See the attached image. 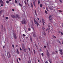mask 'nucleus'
I'll return each instance as SVG.
<instances>
[{
    "label": "nucleus",
    "instance_id": "nucleus-1",
    "mask_svg": "<svg viewBox=\"0 0 63 63\" xmlns=\"http://www.w3.org/2000/svg\"><path fill=\"white\" fill-rule=\"evenodd\" d=\"M48 27H49V28L50 30L51 31H53V27H52V25H51V24L50 23L49 24H48Z\"/></svg>",
    "mask_w": 63,
    "mask_h": 63
},
{
    "label": "nucleus",
    "instance_id": "nucleus-2",
    "mask_svg": "<svg viewBox=\"0 0 63 63\" xmlns=\"http://www.w3.org/2000/svg\"><path fill=\"white\" fill-rule=\"evenodd\" d=\"M49 19L50 22H52V16H51L50 15L49 16Z\"/></svg>",
    "mask_w": 63,
    "mask_h": 63
},
{
    "label": "nucleus",
    "instance_id": "nucleus-3",
    "mask_svg": "<svg viewBox=\"0 0 63 63\" xmlns=\"http://www.w3.org/2000/svg\"><path fill=\"white\" fill-rule=\"evenodd\" d=\"M21 23L22 24H24V23L25 24H26V21L24 19H23L21 21Z\"/></svg>",
    "mask_w": 63,
    "mask_h": 63
},
{
    "label": "nucleus",
    "instance_id": "nucleus-4",
    "mask_svg": "<svg viewBox=\"0 0 63 63\" xmlns=\"http://www.w3.org/2000/svg\"><path fill=\"white\" fill-rule=\"evenodd\" d=\"M34 20L35 23L37 25V27H38V26L39 25V23H38V21H36V20H35V19H34Z\"/></svg>",
    "mask_w": 63,
    "mask_h": 63
},
{
    "label": "nucleus",
    "instance_id": "nucleus-5",
    "mask_svg": "<svg viewBox=\"0 0 63 63\" xmlns=\"http://www.w3.org/2000/svg\"><path fill=\"white\" fill-rule=\"evenodd\" d=\"M22 49H23L24 51H25V52H26V48H25V46L24 45H22Z\"/></svg>",
    "mask_w": 63,
    "mask_h": 63
},
{
    "label": "nucleus",
    "instance_id": "nucleus-6",
    "mask_svg": "<svg viewBox=\"0 0 63 63\" xmlns=\"http://www.w3.org/2000/svg\"><path fill=\"white\" fill-rule=\"evenodd\" d=\"M32 33H33V36L34 37H36V34L35 32H34Z\"/></svg>",
    "mask_w": 63,
    "mask_h": 63
},
{
    "label": "nucleus",
    "instance_id": "nucleus-7",
    "mask_svg": "<svg viewBox=\"0 0 63 63\" xmlns=\"http://www.w3.org/2000/svg\"><path fill=\"white\" fill-rule=\"evenodd\" d=\"M13 35L14 38L15 39H16L17 38L16 37V33H13Z\"/></svg>",
    "mask_w": 63,
    "mask_h": 63
},
{
    "label": "nucleus",
    "instance_id": "nucleus-8",
    "mask_svg": "<svg viewBox=\"0 0 63 63\" xmlns=\"http://www.w3.org/2000/svg\"><path fill=\"white\" fill-rule=\"evenodd\" d=\"M16 18H17L18 19H19L20 18V17H19V15H18V14H16Z\"/></svg>",
    "mask_w": 63,
    "mask_h": 63
},
{
    "label": "nucleus",
    "instance_id": "nucleus-9",
    "mask_svg": "<svg viewBox=\"0 0 63 63\" xmlns=\"http://www.w3.org/2000/svg\"><path fill=\"white\" fill-rule=\"evenodd\" d=\"M11 17H13V18H16V16L13 15H11Z\"/></svg>",
    "mask_w": 63,
    "mask_h": 63
},
{
    "label": "nucleus",
    "instance_id": "nucleus-10",
    "mask_svg": "<svg viewBox=\"0 0 63 63\" xmlns=\"http://www.w3.org/2000/svg\"><path fill=\"white\" fill-rule=\"evenodd\" d=\"M33 4L35 8H36V4L35 3V1H33Z\"/></svg>",
    "mask_w": 63,
    "mask_h": 63
},
{
    "label": "nucleus",
    "instance_id": "nucleus-11",
    "mask_svg": "<svg viewBox=\"0 0 63 63\" xmlns=\"http://www.w3.org/2000/svg\"><path fill=\"white\" fill-rule=\"evenodd\" d=\"M47 56H49V52L48 51V50H47Z\"/></svg>",
    "mask_w": 63,
    "mask_h": 63
},
{
    "label": "nucleus",
    "instance_id": "nucleus-12",
    "mask_svg": "<svg viewBox=\"0 0 63 63\" xmlns=\"http://www.w3.org/2000/svg\"><path fill=\"white\" fill-rule=\"evenodd\" d=\"M47 30L48 33H49V30H49V28H47V29H46V31H47Z\"/></svg>",
    "mask_w": 63,
    "mask_h": 63
},
{
    "label": "nucleus",
    "instance_id": "nucleus-13",
    "mask_svg": "<svg viewBox=\"0 0 63 63\" xmlns=\"http://www.w3.org/2000/svg\"><path fill=\"white\" fill-rule=\"evenodd\" d=\"M0 4H4V2L2 0H0Z\"/></svg>",
    "mask_w": 63,
    "mask_h": 63
},
{
    "label": "nucleus",
    "instance_id": "nucleus-14",
    "mask_svg": "<svg viewBox=\"0 0 63 63\" xmlns=\"http://www.w3.org/2000/svg\"><path fill=\"white\" fill-rule=\"evenodd\" d=\"M32 25H31V28H33V26H34V24H33V22L32 23Z\"/></svg>",
    "mask_w": 63,
    "mask_h": 63
},
{
    "label": "nucleus",
    "instance_id": "nucleus-15",
    "mask_svg": "<svg viewBox=\"0 0 63 63\" xmlns=\"http://www.w3.org/2000/svg\"><path fill=\"white\" fill-rule=\"evenodd\" d=\"M42 34L43 35H44V36H46V33H45V32H43V33H42Z\"/></svg>",
    "mask_w": 63,
    "mask_h": 63
},
{
    "label": "nucleus",
    "instance_id": "nucleus-16",
    "mask_svg": "<svg viewBox=\"0 0 63 63\" xmlns=\"http://www.w3.org/2000/svg\"><path fill=\"white\" fill-rule=\"evenodd\" d=\"M42 28L43 31H46V30H45V28H44V27H42Z\"/></svg>",
    "mask_w": 63,
    "mask_h": 63
},
{
    "label": "nucleus",
    "instance_id": "nucleus-17",
    "mask_svg": "<svg viewBox=\"0 0 63 63\" xmlns=\"http://www.w3.org/2000/svg\"><path fill=\"white\" fill-rule=\"evenodd\" d=\"M42 22H43V25L44 26V23H45L46 22H45V21H44L43 20H42Z\"/></svg>",
    "mask_w": 63,
    "mask_h": 63
},
{
    "label": "nucleus",
    "instance_id": "nucleus-18",
    "mask_svg": "<svg viewBox=\"0 0 63 63\" xmlns=\"http://www.w3.org/2000/svg\"><path fill=\"white\" fill-rule=\"evenodd\" d=\"M16 52L17 53V54H19V51H18V49H17V51H16Z\"/></svg>",
    "mask_w": 63,
    "mask_h": 63
},
{
    "label": "nucleus",
    "instance_id": "nucleus-19",
    "mask_svg": "<svg viewBox=\"0 0 63 63\" xmlns=\"http://www.w3.org/2000/svg\"><path fill=\"white\" fill-rule=\"evenodd\" d=\"M52 37L54 39H55V38H56V37L54 36V35H53L52 36Z\"/></svg>",
    "mask_w": 63,
    "mask_h": 63
},
{
    "label": "nucleus",
    "instance_id": "nucleus-20",
    "mask_svg": "<svg viewBox=\"0 0 63 63\" xmlns=\"http://www.w3.org/2000/svg\"><path fill=\"white\" fill-rule=\"evenodd\" d=\"M3 12V10H1L0 12V14H2V13Z\"/></svg>",
    "mask_w": 63,
    "mask_h": 63
},
{
    "label": "nucleus",
    "instance_id": "nucleus-21",
    "mask_svg": "<svg viewBox=\"0 0 63 63\" xmlns=\"http://www.w3.org/2000/svg\"><path fill=\"white\" fill-rule=\"evenodd\" d=\"M31 5L32 8H33V4H32V3H31Z\"/></svg>",
    "mask_w": 63,
    "mask_h": 63
},
{
    "label": "nucleus",
    "instance_id": "nucleus-22",
    "mask_svg": "<svg viewBox=\"0 0 63 63\" xmlns=\"http://www.w3.org/2000/svg\"><path fill=\"white\" fill-rule=\"evenodd\" d=\"M28 30L29 31H31V28H29L28 29Z\"/></svg>",
    "mask_w": 63,
    "mask_h": 63
},
{
    "label": "nucleus",
    "instance_id": "nucleus-23",
    "mask_svg": "<svg viewBox=\"0 0 63 63\" xmlns=\"http://www.w3.org/2000/svg\"><path fill=\"white\" fill-rule=\"evenodd\" d=\"M6 3H7V4H9V3H10V2H9V1H8V0L7 1H6Z\"/></svg>",
    "mask_w": 63,
    "mask_h": 63
},
{
    "label": "nucleus",
    "instance_id": "nucleus-24",
    "mask_svg": "<svg viewBox=\"0 0 63 63\" xmlns=\"http://www.w3.org/2000/svg\"><path fill=\"white\" fill-rule=\"evenodd\" d=\"M19 6H21V7H22V5L21 4H20V3H19Z\"/></svg>",
    "mask_w": 63,
    "mask_h": 63
},
{
    "label": "nucleus",
    "instance_id": "nucleus-25",
    "mask_svg": "<svg viewBox=\"0 0 63 63\" xmlns=\"http://www.w3.org/2000/svg\"><path fill=\"white\" fill-rule=\"evenodd\" d=\"M33 51L34 53L35 54V53H36V52L35 51V50L33 49Z\"/></svg>",
    "mask_w": 63,
    "mask_h": 63
},
{
    "label": "nucleus",
    "instance_id": "nucleus-26",
    "mask_svg": "<svg viewBox=\"0 0 63 63\" xmlns=\"http://www.w3.org/2000/svg\"><path fill=\"white\" fill-rule=\"evenodd\" d=\"M60 53L61 55H63V52H60Z\"/></svg>",
    "mask_w": 63,
    "mask_h": 63
},
{
    "label": "nucleus",
    "instance_id": "nucleus-27",
    "mask_svg": "<svg viewBox=\"0 0 63 63\" xmlns=\"http://www.w3.org/2000/svg\"><path fill=\"white\" fill-rule=\"evenodd\" d=\"M45 13L47 14V10H45Z\"/></svg>",
    "mask_w": 63,
    "mask_h": 63
},
{
    "label": "nucleus",
    "instance_id": "nucleus-28",
    "mask_svg": "<svg viewBox=\"0 0 63 63\" xmlns=\"http://www.w3.org/2000/svg\"><path fill=\"white\" fill-rule=\"evenodd\" d=\"M5 19H9V17H5Z\"/></svg>",
    "mask_w": 63,
    "mask_h": 63
},
{
    "label": "nucleus",
    "instance_id": "nucleus-29",
    "mask_svg": "<svg viewBox=\"0 0 63 63\" xmlns=\"http://www.w3.org/2000/svg\"><path fill=\"white\" fill-rule=\"evenodd\" d=\"M59 51H60V52H62V49H60L59 50Z\"/></svg>",
    "mask_w": 63,
    "mask_h": 63
},
{
    "label": "nucleus",
    "instance_id": "nucleus-30",
    "mask_svg": "<svg viewBox=\"0 0 63 63\" xmlns=\"http://www.w3.org/2000/svg\"><path fill=\"white\" fill-rule=\"evenodd\" d=\"M24 3H25V4L26 5H27V4H26V3H27L26 1H25Z\"/></svg>",
    "mask_w": 63,
    "mask_h": 63
},
{
    "label": "nucleus",
    "instance_id": "nucleus-31",
    "mask_svg": "<svg viewBox=\"0 0 63 63\" xmlns=\"http://www.w3.org/2000/svg\"><path fill=\"white\" fill-rule=\"evenodd\" d=\"M40 7H42V4H41L40 5Z\"/></svg>",
    "mask_w": 63,
    "mask_h": 63
},
{
    "label": "nucleus",
    "instance_id": "nucleus-32",
    "mask_svg": "<svg viewBox=\"0 0 63 63\" xmlns=\"http://www.w3.org/2000/svg\"><path fill=\"white\" fill-rule=\"evenodd\" d=\"M59 12H60V13H61L62 12V11L61 10H59Z\"/></svg>",
    "mask_w": 63,
    "mask_h": 63
},
{
    "label": "nucleus",
    "instance_id": "nucleus-33",
    "mask_svg": "<svg viewBox=\"0 0 63 63\" xmlns=\"http://www.w3.org/2000/svg\"><path fill=\"white\" fill-rule=\"evenodd\" d=\"M40 3V0L38 1V4H39Z\"/></svg>",
    "mask_w": 63,
    "mask_h": 63
},
{
    "label": "nucleus",
    "instance_id": "nucleus-34",
    "mask_svg": "<svg viewBox=\"0 0 63 63\" xmlns=\"http://www.w3.org/2000/svg\"><path fill=\"white\" fill-rule=\"evenodd\" d=\"M12 10L13 12H14L15 11V9H12Z\"/></svg>",
    "mask_w": 63,
    "mask_h": 63
},
{
    "label": "nucleus",
    "instance_id": "nucleus-35",
    "mask_svg": "<svg viewBox=\"0 0 63 63\" xmlns=\"http://www.w3.org/2000/svg\"><path fill=\"white\" fill-rule=\"evenodd\" d=\"M12 47L13 48H14V47H15L14 46V45H12Z\"/></svg>",
    "mask_w": 63,
    "mask_h": 63
},
{
    "label": "nucleus",
    "instance_id": "nucleus-36",
    "mask_svg": "<svg viewBox=\"0 0 63 63\" xmlns=\"http://www.w3.org/2000/svg\"><path fill=\"white\" fill-rule=\"evenodd\" d=\"M28 48V49H29V51H30V48Z\"/></svg>",
    "mask_w": 63,
    "mask_h": 63
},
{
    "label": "nucleus",
    "instance_id": "nucleus-37",
    "mask_svg": "<svg viewBox=\"0 0 63 63\" xmlns=\"http://www.w3.org/2000/svg\"><path fill=\"white\" fill-rule=\"evenodd\" d=\"M61 34L62 35H63V33L62 32H61Z\"/></svg>",
    "mask_w": 63,
    "mask_h": 63
},
{
    "label": "nucleus",
    "instance_id": "nucleus-38",
    "mask_svg": "<svg viewBox=\"0 0 63 63\" xmlns=\"http://www.w3.org/2000/svg\"><path fill=\"white\" fill-rule=\"evenodd\" d=\"M23 37H25V34H23Z\"/></svg>",
    "mask_w": 63,
    "mask_h": 63
},
{
    "label": "nucleus",
    "instance_id": "nucleus-39",
    "mask_svg": "<svg viewBox=\"0 0 63 63\" xmlns=\"http://www.w3.org/2000/svg\"><path fill=\"white\" fill-rule=\"evenodd\" d=\"M0 6L1 7H2L3 6V4H1Z\"/></svg>",
    "mask_w": 63,
    "mask_h": 63
},
{
    "label": "nucleus",
    "instance_id": "nucleus-40",
    "mask_svg": "<svg viewBox=\"0 0 63 63\" xmlns=\"http://www.w3.org/2000/svg\"><path fill=\"white\" fill-rule=\"evenodd\" d=\"M44 47L45 48H47V46H44Z\"/></svg>",
    "mask_w": 63,
    "mask_h": 63
},
{
    "label": "nucleus",
    "instance_id": "nucleus-41",
    "mask_svg": "<svg viewBox=\"0 0 63 63\" xmlns=\"http://www.w3.org/2000/svg\"><path fill=\"white\" fill-rule=\"evenodd\" d=\"M31 42H32V38H31Z\"/></svg>",
    "mask_w": 63,
    "mask_h": 63
},
{
    "label": "nucleus",
    "instance_id": "nucleus-42",
    "mask_svg": "<svg viewBox=\"0 0 63 63\" xmlns=\"http://www.w3.org/2000/svg\"><path fill=\"white\" fill-rule=\"evenodd\" d=\"M15 3H17V1H16V0H15Z\"/></svg>",
    "mask_w": 63,
    "mask_h": 63
},
{
    "label": "nucleus",
    "instance_id": "nucleus-43",
    "mask_svg": "<svg viewBox=\"0 0 63 63\" xmlns=\"http://www.w3.org/2000/svg\"><path fill=\"white\" fill-rule=\"evenodd\" d=\"M59 1L61 3H62V1L61 0H59Z\"/></svg>",
    "mask_w": 63,
    "mask_h": 63
},
{
    "label": "nucleus",
    "instance_id": "nucleus-44",
    "mask_svg": "<svg viewBox=\"0 0 63 63\" xmlns=\"http://www.w3.org/2000/svg\"><path fill=\"white\" fill-rule=\"evenodd\" d=\"M41 55L42 56H44V54H43V53H42Z\"/></svg>",
    "mask_w": 63,
    "mask_h": 63
},
{
    "label": "nucleus",
    "instance_id": "nucleus-45",
    "mask_svg": "<svg viewBox=\"0 0 63 63\" xmlns=\"http://www.w3.org/2000/svg\"><path fill=\"white\" fill-rule=\"evenodd\" d=\"M39 38L40 39H42V37H41V36H40Z\"/></svg>",
    "mask_w": 63,
    "mask_h": 63
},
{
    "label": "nucleus",
    "instance_id": "nucleus-46",
    "mask_svg": "<svg viewBox=\"0 0 63 63\" xmlns=\"http://www.w3.org/2000/svg\"><path fill=\"white\" fill-rule=\"evenodd\" d=\"M20 50H22V49H21V48H20Z\"/></svg>",
    "mask_w": 63,
    "mask_h": 63
},
{
    "label": "nucleus",
    "instance_id": "nucleus-47",
    "mask_svg": "<svg viewBox=\"0 0 63 63\" xmlns=\"http://www.w3.org/2000/svg\"><path fill=\"white\" fill-rule=\"evenodd\" d=\"M35 14H37V13H36V11L35 10Z\"/></svg>",
    "mask_w": 63,
    "mask_h": 63
},
{
    "label": "nucleus",
    "instance_id": "nucleus-48",
    "mask_svg": "<svg viewBox=\"0 0 63 63\" xmlns=\"http://www.w3.org/2000/svg\"><path fill=\"white\" fill-rule=\"evenodd\" d=\"M27 3H28V1H29V0H27Z\"/></svg>",
    "mask_w": 63,
    "mask_h": 63
},
{
    "label": "nucleus",
    "instance_id": "nucleus-49",
    "mask_svg": "<svg viewBox=\"0 0 63 63\" xmlns=\"http://www.w3.org/2000/svg\"><path fill=\"white\" fill-rule=\"evenodd\" d=\"M17 62L18 63H19V62H18V59H17Z\"/></svg>",
    "mask_w": 63,
    "mask_h": 63
},
{
    "label": "nucleus",
    "instance_id": "nucleus-50",
    "mask_svg": "<svg viewBox=\"0 0 63 63\" xmlns=\"http://www.w3.org/2000/svg\"><path fill=\"white\" fill-rule=\"evenodd\" d=\"M46 10L47 11H48V9H47V8H46Z\"/></svg>",
    "mask_w": 63,
    "mask_h": 63
},
{
    "label": "nucleus",
    "instance_id": "nucleus-51",
    "mask_svg": "<svg viewBox=\"0 0 63 63\" xmlns=\"http://www.w3.org/2000/svg\"><path fill=\"white\" fill-rule=\"evenodd\" d=\"M49 62H50V63H51V62L50 61V60H49Z\"/></svg>",
    "mask_w": 63,
    "mask_h": 63
},
{
    "label": "nucleus",
    "instance_id": "nucleus-52",
    "mask_svg": "<svg viewBox=\"0 0 63 63\" xmlns=\"http://www.w3.org/2000/svg\"><path fill=\"white\" fill-rule=\"evenodd\" d=\"M18 59H19V61H20V60H21L20 59V58H19Z\"/></svg>",
    "mask_w": 63,
    "mask_h": 63
},
{
    "label": "nucleus",
    "instance_id": "nucleus-53",
    "mask_svg": "<svg viewBox=\"0 0 63 63\" xmlns=\"http://www.w3.org/2000/svg\"><path fill=\"white\" fill-rule=\"evenodd\" d=\"M35 46L36 47H37V45H36V44H35Z\"/></svg>",
    "mask_w": 63,
    "mask_h": 63
},
{
    "label": "nucleus",
    "instance_id": "nucleus-54",
    "mask_svg": "<svg viewBox=\"0 0 63 63\" xmlns=\"http://www.w3.org/2000/svg\"><path fill=\"white\" fill-rule=\"evenodd\" d=\"M45 63H48V62H47V61H46V62H45Z\"/></svg>",
    "mask_w": 63,
    "mask_h": 63
},
{
    "label": "nucleus",
    "instance_id": "nucleus-55",
    "mask_svg": "<svg viewBox=\"0 0 63 63\" xmlns=\"http://www.w3.org/2000/svg\"><path fill=\"white\" fill-rule=\"evenodd\" d=\"M61 31H60L59 32V33H61Z\"/></svg>",
    "mask_w": 63,
    "mask_h": 63
},
{
    "label": "nucleus",
    "instance_id": "nucleus-56",
    "mask_svg": "<svg viewBox=\"0 0 63 63\" xmlns=\"http://www.w3.org/2000/svg\"><path fill=\"white\" fill-rule=\"evenodd\" d=\"M37 19L38 20H39V18H37Z\"/></svg>",
    "mask_w": 63,
    "mask_h": 63
},
{
    "label": "nucleus",
    "instance_id": "nucleus-57",
    "mask_svg": "<svg viewBox=\"0 0 63 63\" xmlns=\"http://www.w3.org/2000/svg\"><path fill=\"white\" fill-rule=\"evenodd\" d=\"M38 62H40V60H38Z\"/></svg>",
    "mask_w": 63,
    "mask_h": 63
},
{
    "label": "nucleus",
    "instance_id": "nucleus-58",
    "mask_svg": "<svg viewBox=\"0 0 63 63\" xmlns=\"http://www.w3.org/2000/svg\"><path fill=\"white\" fill-rule=\"evenodd\" d=\"M3 48H5V46H3Z\"/></svg>",
    "mask_w": 63,
    "mask_h": 63
},
{
    "label": "nucleus",
    "instance_id": "nucleus-59",
    "mask_svg": "<svg viewBox=\"0 0 63 63\" xmlns=\"http://www.w3.org/2000/svg\"><path fill=\"white\" fill-rule=\"evenodd\" d=\"M2 16H3V17H4V15H3Z\"/></svg>",
    "mask_w": 63,
    "mask_h": 63
},
{
    "label": "nucleus",
    "instance_id": "nucleus-60",
    "mask_svg": "<svg viewBox=\"0 0 63 63\" xmlns=\"http://www.w3.org/2000/svg\"><path fill=\"white\" fill-rule=\"evenodd\" d=\"M35 14V15H36V16H37V13H36Z\"/></svg>",
    "mask_w": 63,
    "mask_h": 63
},
{
    "label": "nucleus",
    "instance_id": "nucleus-61",
    "mask_svg": "<svg viewBox=\"0 0 63 63\" xmlns=\"http://www.w3.org/2000/svg\"><path fill=\"white\" fill-rule=\"evenodd\" d=\"M9 1H11V0H9Z\"/></svg>",
    "mask_w": 63,
    "mask_h": 63
},
{
    "label": "nucleus",
    "instance_id": "nucleus-62",
    "mask_svg": "<svg viewBox=\"0 0 63 63\" xmlns=\"http://www.w3.org/2000/svg\"><path fill=\"white\" fill-rule=\"evenodd\" d=\"M59 43L60 44H61V43H60V41H59Z\"/></svg>",
    "mask_w": 63,
    "mask_h": 63
},
{
    "label": "nucleus",
    "instance_id": "nucleus-63",
    "mask_svg": "<svg viewBox=\"0 0 63 63\" xmlns=\"http://www.w3.org/2000/svg\"><path fill=\"white\" fill-rule=\"evenodd\" d=\"M16 47H17V45H16Z\"/></svg>",
    "mask_w": 63,
    "mask_h": 63
},
{
    "label": "nucleus",
    "instance_id": "nucleus-64",
    "mask_svg": "<svg viewBox=\"0 0 63 63\" xmlns=\"http://www.w3.org/2000/svg\"><path fill=\"white\" fill-rule=\"evenodd\" d=\"M62 43V44H63V42Z\"/></svg>",
    "mask_w": 63,
    "mask_h": 63
}]
</instances>
